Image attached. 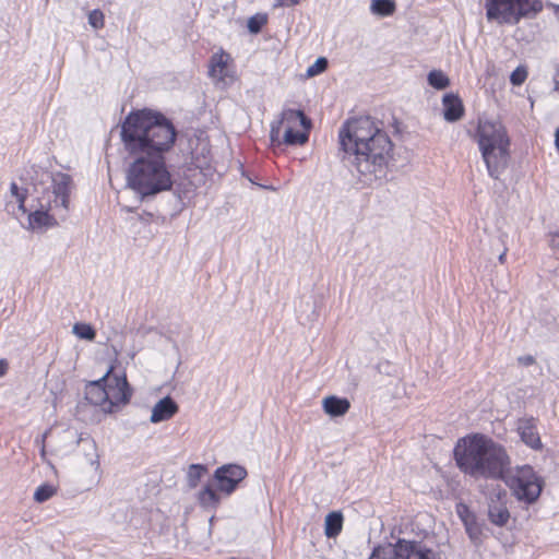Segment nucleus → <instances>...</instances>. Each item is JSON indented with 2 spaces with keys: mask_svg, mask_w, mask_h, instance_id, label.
I'll use <instances>...</instances> for the list:
<instances>
[{
  "mask_svg": "<svg viewBox=\"0 0 559 559\" xmlns=\"http://www.w3.org/2000/svg\"><path fill=\"white\" fill-rule=\"evenodd\" d=\"M556 10L559 11V5H556Z\"/></svg>",
  "mask_w": 559,
  "mask_h": 559,
  "instance_id": "nucleus-44",
  "label": "nucleus"
},
{
  "mask_svg": "<svg viewBox=\"0 0 559 559\" xmlns=\"http://www.w3.org/2000/svg\"><path fill=\"white\" fill-rule=\"evenodd\" d=\"M121 141L132 158L126 174L127 188L141 201L173 188L166 154L176 143L174 123L160 112L148 109L131 111L121 123Z\"/></svg>",
  "mask_w": 559,
  "mask_h": 559,
  "instance_id": "nucleus-1",
  "label": "nucleus"
},
{
  "mask_svg": "<svg viewBox=\"0 0 559 559\" xmlns=\"http://www.w3.org/2000/svg\"><path fill=\"white\" fill-rule=\"evenodd\" d=\"M73 333L83 340L93 341L96 332L92 325L86 323H75L73 326Z\"/></svg>",
  "mask_w": 559,
  "mask_h": 559,
  "instance_id": "nucleus-26",
  "label": "nucleus"
},
{
  "mask_svg": "<svg viewBox=\"0 0 559 559\" xmlns=\"http://www.w3.org/2000/svg\"><path fill=\"white\" fill-rule=\"evenodd\" d=\"M519 362L523 366H532L535 362V358L531 355L521 356L518 358Z\"/></svg>",
  "mask_w": 559,
  "mask_h": 559,
  "instance_id": "nucleus-37",
  "label": "nucleus"
},
{
  "mask_svg": "<svg viewBox=\"0 0 559 559\" xmlns=\"http://www.w3.org/2000/svg\"><path fill=\"white\" fill-rule=\"evenodd\" d=\"M323 411L331 417L344 416L350 408V403L346 397L330 395L322 401Z\"/></svg>",
  "mask_w": 559,
  "mask_h": 559,
  "instance_id": "nucleus-16",
  "label": "nucleus"
},
{
  "mask_svg": "<svg viewBox=\"0 0 559 559\" xmlns=\"http://www.w3.org/2000/svg\"><path fill=\"white\" fill-rule=\"evenodd\" d=\"M56 224L55 218L48 214V211L37 210L28 215L29 228L48 227Z\"/></svg>",
  "mask_w": 559,
  "mask_h": 559,
  "instance_id": "nucleus-21",
  "label": "nucleus"
},
{
  "mask_svg": "<svg viewBox=\"0 0 559 559\" xmlns=\"http://www.w3.org/2000/svg\"><path fill=\"white\" fill-rule=\"evenodd\" d=\"M453 455L460 471L475 479L500 480L511 465L507 450L483 433L459 439Z\"/></svg>",
  "mask_w": 559,
  "mask_h": 559,
  "instance_id": "nucleus-3",
  "label": "nucleus"
},
{
  "mask_svg": "<svg viewBox=\"0 0 559 559\" xmlns=\"http://www.w3.org/2000/svg\"><path fill=\"white\" fill-rule=\"evenodd\" d=\"M217 488H214L213 483H206L204 487L198 493L199 504L209 510H215L221 503V496L217 492Z\"/></svg>",
  "mask_w": 559,
  "mask_h": 559,
  "instance_id": "nucleus-17",
  "label": "nucleus"
},
{
  "mask_svg": "<svg viewBox=\"0 0 559 559\" xmlns=\"http://www.w3.org/2000/svg\"><path fill=\"white\" fill-rule=\"evenodd\" d=\"M550 246L559 253V230L551 235Z\"/></svg>",
  "mask_w": 559,
  "mask_h": 559,
  "instance_id": "nucleus-38",
  "label": "nucleus"
},
{
  "mask_svg": "<svg viewBox=\"0 0 559 559\" xmlns=\"http://www.w3.org/2000/svg\"><path fill=\"white\" fill-rule=\"evenodd\" d=\"M213 521H214V516H211L210 518V528L212 527Z\"/></svg>",
  "mask_w": 559,
  "mask_h": 559,
  "instance_id": "nucleus-43",
  "label": "nucleus"
},
{
  "mask_svg": "<svg viewBox=\"0 0 559 559\" xmlns=\"http://www.w3.org/2000/svg\"><path fill=\"white\" fill-rule=\"evenodd\" d=\"M300 3V0H276V7H295Z\"/></svg>",
  "mask_w": 559,
  "mask_h": 559,
  "instance_id": "nucleus-36",
  "label": "nucleus"
},
{
  "mask_svg": "<svg viewBox=\"0 0 559 559\" xmlns=\"http://www.w3.org/2000/svg\"><path fill=\"white\" fill-rule=\"evenodd\" d=\"M112 370L110 367L102 378L91 381L85 388L86 400L106 413H112L115 406L127 404L131 397L126 374L111 376Z\"/></svg>",
  "mask_w": 559,
  "mask_h": 559,
  "instance_id": "nucleus-5",
  "label": "nucleus"
},
{
  "mask_svg": "<svg viewBox=\"0 0 559 559\" xmlns=\"http://www.w3.org/2000/svg\"><path fill=\"white\" fill-rule=\"evenodd\" d=\"M92 464H93V465L95 464V465H96V467H98V466H99V462H98V460H97V459H96L95 461H92Z\"/></svg>",
  "mask_w": 559,
  "mask_h": 559,
  "instance_id": "nucleus-42",
  "label": "nucleus"
},
{
  "mask_svg": "<svg viewBox=\"0 0 559 559\" xmlns=\"http://www.w3.org/2000/svg\"><path fill=\"white\" fill-rule=\"evenodd\" d=\"M427 80L430 86L440 91L450 85V79L441 70L430 71Z\"/></svg>",
  "mask_w": 559,
  "mask_h": 559,
  "instance_id": "nucleus-24",
  "label": "nucleus"
},
{
  "mask_svg": "<svg viewBox=\"0 0 559 559\" xmlns=\"http://www.w3.org/2000/svg\"><path fill=\"white\" fill-rule=\"evenodd\" d=\"M247 469L238 464H225L217 467L213 474L217 490L226 496L231 495L247 477Z\"/></svg>",
  "mask_w": 559,
  "mask_h": 559,
  "instance_id": "nucleus-8",
  "label": "nucleus"
},
{
  "mask_svg": "<svg viewBox=\"0 0 559 559\" xmlns=\"http://www.w3.org/2000/svg\"><path fill=\"white\" fill-rule=\"evenodd\" d=\"M229 55L224 52H216L211 57L209 74L212 78L223 79L227 69Z\"/></svg>",
  "mask_w": 559,
  "mask_h": 559,
  "instance_id": "nucleus-18",
  "label": "nucleus"
},
{
  "mask_svg": "<svg viewBox=\"0 0 559 559\" xmlns=\"http://www.w3.org/2000/svg\"><path fill=\"white\" fill-rule=\"evenodd\" d=\"M328 68V60L324 57H319L312 66L307 70L308 76H314L325 71Z\"/></svg>",
  "mask_w": 559,
  "mask_h": 559,
  "instance_id": "nucleus-31",
  "label": "nucleus"
},
{
  "mask_svg": "<svg viewBox=\"0 0 559 559\" xmlns=\"http://www.w3.org/2000/svg\"><path fill=\"white\" fill-rule=\"evenodd\" d=\"M179 411L178 404L170 396L160 399L153 407L150 421L158 424L162 421L169 420Z\"/></svg>",
  "mask_w": 559,
  "mask_h": 559,
  "instance_id": "nucleus-12",
  "label": "nucleus"
},
{
  "mask_svg": "<svg viewBox=\"0 0 559 559\" xmlns=\"http://www.w3.org/2000/svg\"><path fill=\"white\" fill-rule=\"evenodd\" d=\"M369 559H395L393 548L385 549L382 547H377L373 549Z\"/></svg>",
  "mask_w": 559,
  "mask_h": 559,
  "instance_id": "nucleus-34",
  "label": "nucleus"
},
{
  "mask_svg": "<svg viewBox=\"0 0 559 559\" xmlns=\"http://www.w3.org/2000/svg\"><path fill=\"white\" fill-rule=\"evenodd\" d=\"M477 143L488 174L499 179L510 159V139L500 121L479 120Z\"/></svg>",
  "mask_w": 559,
  "mask_h": 559,
  "instance_id": "nucleus-4",
  "label": "nucleus"
},
{
  "mask_svg": "<svg viewBox=\"0 0 559 559\" xmlns=\"http://www.w3.org/2000/svg\"><path fill=\"white\" fill-rule=\"evenodd\" d=\"M10 191H11L12 195H14L16 198V201L19 202V207L25 212L24 202H25L26 195L24 193L20 192V189L15 182L11 183Z\"/></svg>",
  "mask_w": 559,
  "mask_h": 559,
  "instance_id": "nucleus-35",
  "label": "nucleus"
},
{
  "mask_svg": "<svg viewBox=\"0 0 559 559\" xmlns=\"http://www.w3.org/2000/svg\"><path fill=\"white\" fill-rule=\"evenodd\" d=\"M442 105L443 117L447 121L455 122L463 117L464 106L461 98L457 95L453 93L443 95Z\"/></svg>",
  "mask_w": 559,
  "mask_h": 559,
  "instance_id": "nucleus-14",
  "label": "nucleus"
},
{
  "mask_svg": "<svg viewBox=\"0 0 559 559\" xmlns=\"http://www.w3.org/2000/svg\"><path fill=\"white\" fill-rule=\"evenodd\" d=\"M370 10L376 15L390 16L395 12L396 4L393 0H372Z\"/></svg>",
  "mask_w": 559,
  "mask_h": 559,
  "instance_id": "nucleus-22",
  "label": "nucleus"
},
{
  "mask_svg": "<svg viewBox=\"0 0 559 559\" xmlns=\"http://www.w3.org/2000/svg\"><path fill=\"white\" fill-rule=\"evenodd\" d=\"M518 431L521 440L532 449H540L542 441L536 429L535 420L533 418L520 419L518 423Z\"/></svg>",
  "mask_w": 559,
  "mask_h": 559,
  "instance_id": "nucleus-13",
  "label": "nucleus"
},
{
  "mask_svg": "<svg viewBox=\"0 0 559 559\" xmlns=\"http://www.w3.org/2000/svg\"><path fill=\"white\" fill-rule=\"evenodd\" d=\"M464 527L474 544L477 545L481 542L483 530L481 525L477 522L476 516L472 519V521L464 523Z\"/></svg>",
  "mask_w": 559,
  "mask_h": 559,
  "instance_id": "nucleus-25",
  "label": "nucleus"
},
{
  "mask_svg": "<svg viewBox=\"0 0 559 559\" xmlns=\"http://www.w3.org/2000/svg\"><path fill=\"white\" fill-rule=\"evenodd\" d=\"M56 493V488L49 484L40 485L34 492V500L43 503Z\"/></svg>",
  "mask_w": 559,
  "mask_h": 559,
  "instance_id": "nucleus-27",
  "label": "nucleus"
},
{
  "mask_svg": "<svg viewBox=\"0 0 559 559\" xmlns=\"http://www.w3.org/2000/svg\"><path fill=\"white\" fill-rule=\"evenodd\" d=\"M278 121H282V126L285 123L286 128H296L297 124L307 131L312 128L311 119L300 109L283 108Z\"/></svg>",
  "mask_w": 559,
  "mask_h": 559,
  "instance_id": "nucleus-15",
  "label": "nucleus"
},
{
  "mask_svg": "<svg viewBox=\"0 0 559 559\" xmlns=\"http://www.w3.org/2000/svg\"><path fill=\"white\" fill-rule=\"evenodd\" d=\"M455 511H456L457 516L463 522V524L468 521H472V519H474L476 516L475 513L473 511H471L468 506L463 502H460L456 504Z\"/></svg>",
  "mask_w": 559,
  "mask_h": 559,
  "instance_id": "nucleus-32",
  "label": "nucleus"
},
{
  "mask_svg": "<svg viewBox=\"0 0 559 559\" xmlns=\"http://www.w3.org/2000/svg\"><path fill=\"white\" fill-rule=\"evenodd\" d=\"M207 472L205 465L202 464H191L187 472V484L189 488L194 489L198 487L201 478Z\"/></svg>",
  "mask_w": 559,
  "mask_h": 559,
  "instance_id": "nucleus-23",
  "label": "nucleus"
},
{
  "mask_svg": "<svg viewBox=\"0 0 559 559\" xmlns=\"http://www.w3.org/2000/svg\"><path fill=\"white\" fill-rule=\"evenodd\" d=\"M342 527H343V515L341 512L333 511V512H330L325 516L324 533H325L326 537H329V538L336 537L341 533Z\"/></svg>",
  "mask_w": 559,
  "mask_h": 559,
  "instance_id": "nucleus-19",
  "label": "nucleus"
},
{
  "mask_svg": "<svg viewBox=\"0 0 559 559\" xmlns=\"http://www.w3.org/2000/svg\"><path fill=\"white\" fill-rule=\"evenodd\" d=\"M527 78V71L524 67H518L510 75V82L514 86H519L525 82Z\"/></svg>",
  "mask_w": 559,
  "mask_h": 559,
  "instance_id": "nucleus-33",
  "label": "nucleus"
},
{
  "mask_svg": "<svg viewBox=\"0 0 559 559\" xmlns=\"http://www.w3.org/2000/svg\"><path fill=\"white\" fill-rule=\"evenodd\" d=\"M500 480L510 488L520 502L527 506L538 500L544 486L543 479L530 465L518 466L515 469L510 466Z\"/></svg>",
  "mask_w": 559,
  "mask_h": 559,
  "instance_id": "nucleus-7",
  "label": "nucleus"
},
{
  "mask_svg": "<svg viewBox=\"0 0 559 559\" xmlns=\"http://www.w3.org/2000/svg\"><path fill=\"white\" fill-rule=\"evenodd\" d=\"M8 361L5 359H0V377H3L8 371Z\"/></svg>",
  "mask_w": 559,
  "mask_h": 559,
  "instance_id": "nucleus-39",
  "label": "nucleus"
},
{
  "mask_svg": "<svg viewBox=\"0 0 559 559\" xmlns=\"http://www.w3.org/2000/svg\"><path fill=\"white\" fill-rule=\"evenodd\" d=\"M310 131L304 129V131L295 130V128H286L283 135V143L289 146L304 145L309 140Z\"/></svg>",
  "mask_w": 559,
  "mask_h": 559,
  "instance_id": "nucleus-20",
  "label": "nucleus"
},
{
  "mask_svg": "<svg viewBox=\"0 0 559 559\" xmlns=\"http://www.w3.org/2000/svg\"><path fill=\"white\" fill-rule=\"evenodd\" d=\"M507 251H508V249H507V248H504V249H503V251L499 254V258H498V259H499V262H500V263H504V261H506V255H507Z\"/></svg>",
  "mask_w": 559,
  "mask_h": 559,
  "instance_id": "nucleus-41",
  "label": "nucleus"
},
{
  "mask_svg": "<svg viewBox=\"0 0 559 559\" xmlns=\"http://www.w3.org/2000/svg\"><path fill=\"white\" fill-rule=\"evenodd\" d=\"M395 559H442L440 551L420 540L399 539L393 546Z\"/></svg>",
  "mask_w": 559,
  "mask_h": 559,
  "instance_id": "nucleus-10",
  "label": "nucleus"
},
{
  "mask_svg": "<svg viewBox=\"0 0 559 559\" xmlns=\"http://www.w3.org/2000/svg\"><path fill=\"white\" fill-rule=\"evenodd\" d=\"M40 181L44 182V179L51 180L52 183V193L55 199L52 204H50V209H62L64 212L69 209L70 202V193L72 188V178L70 175L64 173H56L51 174L49 171L40 173Z\"/></svg>",
  "mask_w": 559,
  "mask_h": 559,
  "instance_id": "nucleus-9",
  "label": "nucleus"
},
{
  "mask_svg": "<svg viewBox=\"0 0 559 559\" xmlns=\"http://www.w3.org/2000/svg\"><path fill=\"white\" fill-rule=\"evenodd\" d=\"M508 495L499 485L493 488L487 497L488 519L499 527L507 525L510 520V512L507 506Z\"/></svg>",
  "mask_w": 559,
  "mask_h": 559,
  "instance_id": "nucleus-11",
  "label": "nucleus"
},
{
  "mask_svg": "<svg viewBox=\"0 0 559 559\" xmlns=\"http://www.w3.org/2000/svg\"><path fill=\"white\" fill-rule=\"evenodd\" d=\"M88 24L95 29L103 28L105 24L104 13L98 9L92 10L88 13Z\"/></svg>",
  "mask_w": 559,
  "mask_h": 559,
  "instance_id": "nucleus-30",
  "label": "nucleus"
},
{
  "mask_svg": "<svg viewBox=\"0 0 559 559\" xmlns=\"http://www.w3.org/2000/svg\"><path fill=\"white\" fill-rule=\"evenodd\" d=\"M267 23V16L265 14H255L248 20V29L252 34L261 32L262 27Z\"/></svg>",
  "mask_w": 559,
  "mask_h": 559,
  "instance_id": "nucleus-28",
  "label": "nucleus"
},
{
  "mask_svg": "<svg viewBox=\"0 0 559 559\" xmlns=\"http://www.w3.org/2000/svg\"><path fill=\"white\" fill-rule=\"evenodd\" d=\"M338 143L342 162L360 182L372 186L385 179L393 143L371 117L347 120L338 131Z\"/></svg>",
  "mask_w": 559,
  "mask_h": 559,
  "instance_id": "nucleus-2",
  "label": "nucleus"
},
{
  "mask_svg": "<svg viewBox=\"0 0 559 559\" xmlns=\"http://www.w3.org/2000/svg\"><path fill=\"white\" fill-rule=\"evenodd\" d=\"M542 0H486V17L499 25H516L523 19H535L543 11Z\"/></svg>",
  "mask_w": 559,
  "mask_h": 559,
  "instance_id": "nucleus-6",
  "label": "nucleus"
},
{
  "mask_svg": "<svg viewBox=\"0 0 559 559\" xmlns=\"http://www.w3.org/2000/svg\"><path fill=\"white\" fill-rule=\"evenodd\" d=\"M282 129V121L275 120L271 123L270 130V141L273 147L281 146L283 143V139L280 138Z\"/></svg>",
  "mask_w": 559,
  "mask_h": 559,
  "instance_id": "nucleus-29",
  "label": "nucleus"
},
{
  "mask_svg": "<svg viewBox=\"0 0 559 559\" xmlns=\"http://www.w3.org/2000/svg\"><path fill=\"white\" fill-rule=\"evenodd\" d=\"M555 90L559 92V68L554 75Z\"/></svg>",
  "mask_w": 559,
  "mask_h": 559,
  "instance_id": "nucleus-40",
  "label": "nucleus"
}]
</instances>
